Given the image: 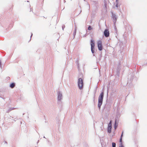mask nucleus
Segmentation results:
<instances>
[{
    "label": "nucleus",
    "instance_id": "obj_1",
    "mask_svg": "<svg viewBox=\"0 0 147 147\" xmlns=\"http://www.w3.org/2000/svg\"><path fill=\"white\" fill-rule=\"evenodd\" d=\"M103 96L104 93L103 92H102L98 98V106L99 109L100 108L102 104Z\"/></svg>",
    "mask_w": 147,
    "mask_h": 147
},
{
    "label": "nucleus",
    "instance_id": "obj_2",
    "mask_svg": "<svg viewBox=\"0 0 147 147\" xmlns=\"http://www.w3.org/2000/svg\"><path fill=\"white\" fill-rule=\"evenodd\" d=\"M78 84L79 89L80 90L83 88V81L82 78H80L78 79Z\"/></svg>",
    "mask_w": 147,
    "mask_h": 147
},
{
    "label": "nucleus",
    "instance_id": "obj_3",
    "mask_svg": "<svg viewBox=\"0 0 147 147\" xmlns=\"http://www.w3.org/2000/svg\"><path fill=\"white\" fill-rule=\"evenodd\" d=\"M90 45L91 46V50L92 53H93L94 52V46L95 44L94 40H91Z\"/></svg>",
    "mask_w": 147,
    "mask_h": 147
},
{
    "label": "nucleus",
    "instance_id": "obj_4",
    "mask_svg": "<svg viewBox=\"0 0 147 147\" xmlns=\"http://www.w3.org/2000/svg\"><path fill=\"white\" fill-rule=\"evenodd\" d=\"M97 44L98 49L100 51H101L102 49V41L100 40H98L97 42Z\"/></svg>",
    "mask_w": 147,
    "mask_h": 147
},
{
    "label": "nucleus",
    "instance_id": "obj_5",
    "mask_svg": "<svg viewBox=\"0 0 147 147\" xmlns=\"http://www.w3.org/2000/svg\"><path fill=\"white\" fill-rule=\"evenodd\" d=\"M104 34L106 37H109V30L107 29L105 30L104 31Z\"/></svg>",
    "mask_w": 147,
    "mask_h": 147
},
{
    "label": "nucleus",
    "instance_id": "obj_6",
    "mask_svg": "<svg viewBox=\"0 0 147 147\" xmlns=\"http://www.w3.org/2000/svg\"><path fill=\"white\" fill-rule=\"evenodd\" d=\"M62 96V94L60 93H59L58 96V99L59 100H60L61 99Z\"/></svg>",
    "mask_w": 147,
    "mask_h": 147
},
{
    "label": "nucleus",
    "instance_id": "obj_7",
    "mask_svg": "<svg viewBox=\"0 0 147 147\" xmlns=\"http://www.w3.org/2000/svg\"><path fill=\"white\" fill-rule=\"evenodd\" d=\"M112 127H108V131L109 133H111V131Z\"/></svg>",
    "mask_w": 147,
    "mask_h": 147
},
{
    "label": "nucleus",
    "instance_id": "obj_8",
    "mask_svg": "<svg viewBox=\"0 0 147 147\" xmlns=\"http://www.w3.org/2000/svg\"><path fill=\"white\" fill-rule=\"evenodd\" d=\"M123 132H122V134H121V138H120V144H121V145H123L122 144V137L123 136Z\"/></svg>",
    "mask_w": 147,
    "mask_h": 147
},
{
    "label": "nucleus",
    "instance_id": "obj_9",
    "mask_svg": "<svg viewBox=\"0 0 147 147\" xmlns=\"http://www.w3.org/2000/svg\"><path fill=\"white\" fill-rule=\"evenodd\" d=\"M15 86V84L14 83H12L10 85V87L11 88H13Z\"/></svg>",
    "mask_w": 147,
    "mask_h": 147
},
{
    "label": "nucleus",
    "instance_id": "obj_10",
    "mask_svg": "<svg viewBox=\"0 0 147 147\" xmlns=\"http://www.w3.org/2000/svg\"><path fill=\"white\" fill-rule=\"evenodd\" d=\"M108 127H112V124H111V121H110V123H109Z\"/></svg>",
    "mask_w": 147,
    "mask_h": 147
},
{
    "label": "nucleus",
    "instance_id": "obj_11",
    "mask_svg": "<svg viewBox=\"0 0 147 147\" xmlns=\"http://www.w3.org/2000/svg\"><path fill=\"white\" fill-rule=\"evenodd\" d=\"M112 147H115L116 144L114 142H113L112 143Z\"/></svg>",
    "mask_w": 147,
    "mask_h": 147
},
{
    "label": "nucleus",
    "instance_id": "obj_12",
    "mask_svg": "<svg viewBox=\"0 0 147 147\" xmlns=\"http://www.w3.org/2000/svg\"><path fill=\"white\" fill-rule=\"evenodd\" d=\"M92 28L90 26H89L88 27V29L89 30H92Z\"/></svg>",
    "mask_w": 147,
    "mask_h": 147
},
{
    "label": "nucleus",
    "instance_id": "obj_13",
    "mask_svg": "<svg viewBox=\"0 0 147 147\" xmlns=\"http://www.w3.org/2000/svg\"><path fill=\"white\" fill-rule=\"evenodd\" d=\"M116 7H118V3L116 5Z\"/></svg>",
    "mask_w": 147,
    "mask_h": 147
},
{
    "label": "nucleus",
    "instance_id": "obj_14",
    "mask_svg": "<svg viewBox=\"0 0 147 147\" xmlns=\"http://www.w3.org/2000/svg\"><path fill=\"white\" fill-rule=\"evenodd\" d=\"M119 147H123V145H121Z\"/></svg>",
    "mask_w": 147,
    "mask_h": 147
},
{
    "label": "nucleus",
    "instance_id": "obj_15",
    "mask_svg": "<svg viewBox=\"0 0 147 147\" xmlns=\"http://www.w3.org/2000/svg\"><path fill=\"white\" fill-rule=\"evenodd\" d=\"M1 64V62H0V64Z\"/></svg>",
    "mask_w": 147,
    "mask_h": 147
}]
</instances>
